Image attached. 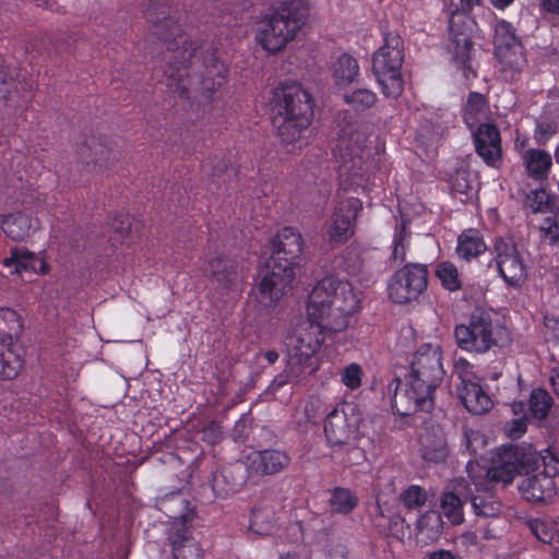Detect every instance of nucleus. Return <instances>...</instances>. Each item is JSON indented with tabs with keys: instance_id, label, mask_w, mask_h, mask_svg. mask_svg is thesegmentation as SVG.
I'll use <instances>...</instances> for the list:
<instances>
[{
	"instance_id": "nucleus-20",
	"label": "nucleus",
	"mask_w": 559,
	"mask_h": 559,
	"mask_svg": "<svg viewBox=\"0 0 559 559\" xmlns=\"http://www.w3.org/2000/svg\"><path fill=\"white\" fill-rule=\"evenodd\" d=\"M471 132L477 154L487 165L496 166L501 157V139L496 126L483 123Z\"/></svg>"
},
{
	"instance_id": "nucleus-54",
	"label": "nucleus",
	"mask_w": 559,
	"mask_h": 559,
	"mask_svg": "<svg viewBox=\"0 0 559 559\" xmlns=\"http://www.w3.org/2000/svg\"><path fill=\"white\" fill-rule=\"evenodd\" d=\"M540 12L559 15V0H539Z\"/></svg>"
},
{
	"instance_id": "nucleus-5",
	"label": "nucleus",
	"mask_w": 559,
	"mask_h": 559,
	"mask_svg": "<svg viewBox=\"0 0 559 559\" xmlns=\"http://www.w3.org/2000/svg\"><path fill=\"white\" fill-rule=\"evenodd\" d=\"M383 153V142L373 132H368L366 127L350 126L343 129L335 147V155L342 160L341 188L345 191H365Z\"/></svg>"
},
{
	"instance_id": "nucleus-58",
	"label": "nucleus",
	"mask_w": 559,
	"mask_h": 559,
	"mask_svg": "<svg viewBox=\"0 0 559 559\" xmlns=\"http://www.w3.org/2000/svg\"><path fill=\"white\" fill-rule=\"evenodd\" d=\"M429 559H455L454 555L448 550H438L430 555Z\"/></svg>"
},
{
	"instance_id": "nucleus-7",
	"label": "nucleus",
	"mask_w": 559,
	"mask_h": 559,
	"mask_svg": "<svg viewBox=\"0 0 559 559\" xmlns=\"http://www.w3.org/2000/svg\"><path fill=\"white\" fill-rule=\"evenodd\" d=\"M307 16L308 7L305 1H284L274 13L258 24L255 40L265 51L278 52L295 38Z\"/></svg>"
},
{
	"instance_id": "nucleus-59",
	"label": "nucleus",
	"mask_w": 559,
	"mask_h": 559,
	"mask_svg": "<svg viewBox=\"0 0 559 559\" xmlns=\"http://www.w3.org/2000/svg\"><path fill=\"white\" fill-rule=\"evenodd\" d=\"M115 231L119 234H123L126 230L130 229V219L129 217L124 216L123 219L120 222V225L114 224Z\"/></svg>"
},
{
	"instance_id": "nucleus-55",
	"label": "nucleus",
	"mask_w": 559,
	"mask_h": 559,
	"mask_svg": "<svg viewBox=\"0 0 559 559\" xmlns=\"http://www.w3.org/2000/svg\"><path fill=\"white\" fill-rule=\"evenodd\" d=\"M109 152L107 148H104L102 146H97L95 148L94 155L91 158V163H94L96 165H103V163L107 159ZM86 164L90 163V160H85Z\"/></svg>"
},
{
	"instance_id": "nucleus-33",
	"label": "nucleus",
	"mask_w": 559,
	"mask_h": 559,
	"mask_svg": "<svg viewBox=\"0 0 559 559\" xmlns=\"http://www.w3.org/2000/svg\"><path fill=\"white\" fill-rule=\"evenodd\" d=\"M465 445L466 450L469 452L474 459L469 460V462H477L480 466H483L479 460L484 463H487L489 459L487 457L488 451L486 447L488 445L487 437L479 430H466L465 431ZM487 467L486 465H484Z\"/></svg>"
},
{
	"instance_id": "nucleus-29",
	"label": "nucleus",
	"mask_w": 559,
	"mask_h": 559,
	"mask_svg": "<svg viewBox=\"0 0 559 559\" xmlns=\"http://www.w3.org/2000/svg\"><path fill=\"white\" fill-rule=\"evenodd\" d=\"M489 108L485 97L479 93H471L464 109V121L469 130L487 123Z\"/></svg>"
},
{
	"instance_id": "nucleus-32",
	"label": "nucleus",
	"mask_w": 559,
	"mask_h": 559,
	"mask_svg": "<svg viewBox=\"0 0 559 559\" xmlns=\"http://www.w3.org/2000/svg\"><path fill=\"white\" fill-rule=\"evenodd\" d=\"M1 227L4 234L14 241L24 240L32 228L31 218L22 213H15L5 216L2 219Z\"/></svg>"
},
{
	"instance_id": "nucleus-25",
	"label": "nucleus",
	"mask_w": 559,
	"mask_h": 559,
	"mask_svg": "<svg viewBox=\"0 0 559 559\" xmlns=\"http://www.w3.org/2000/svg\"><path fill=\"white\" fill-rule=\"evenodd\" d=\"M359 70L356 58L347 52L338 55L330 66L331 78L337 88L349 86L359 75Z\"/></svg>"
},
{
	"instance_id": "nucleus-12",
	"label": "nucleus",
	"mask_w": 559,
	"mask_h": 559,
	"mask_svg": "<svg viewBox=\"0 0 559 559\" xmlns=\"http://www.w3.org/2000/svg\"><path fill=\"white\" fill-rule=\"evenodd\" d=\"M480 4L481 0H460L456 12H453L450 19V39L447 51L450 55L453 64L462 69L465 78H468V73L472 72L469 63L472 39L467 28L465 26L461 28L459 23H472V20L465 16V14L471 13Z\"/></svg>"
},
{
	"instance_id": "nucleus-47",
	"label": "nucleus",
	"mask_w": 559,
	"mask_h": 559,
	"mask_svg": "<svg viewBox=\"0 0 559 559\" xmlns=\"http://www.w3.org/2000/svg\"><path fill=\"white\" fill-rule=\"evenodd\" d=\"M557 132L555 122H549L544 117H540L535 129V139L538 143L547 142Z\"/></svg>"
},
{
	"instance_id": "nucleus-14",
	"label": "nucleus",
	"mask_w": 559,
	"mask_h": 559,
	"mask_svg": "<svg viewBox=\"0 0 559 559\" xmlns=\"http://www.w3.org/2000/svg\"><path fill=\"white\" fill-rule=\"evenodd\" d=\"M427 275L424 264H406L397 270L388 284L390 299L401 305L417 299L427 287Z\"/></svg>"
},
{
	"instance_id": "nucleus-13",
	"label": "nucleus",
	"mask_w": 559,
	"mask_h": 559,
	"mask_svg": "<svg viewBox=\"0 0 559 559\" xmlns=\"http://www.w3.org/2000/svg\"><path fill=\"white\" fill-rule=\"evenodd\" d=\"M435 389L436 386L419 378L405 376L396 379L392 408L400 416H408L417 411L429 412L433 405Z\"/></svg>"
},
{
	"instance_id": "nucleus-42",
	"label": "nucleus",
	"mask_w": 559,
	"mask_h": 559,
	"mask_svg": "<svg viewBox=\"0 0 559 559\" xmlns=\"http://www.w3.org/2000/svg\"><path fill=\"white\" fill-rule=\"evenodd\" d=\"M448 451L442 438H437L432 441H424L421 448L423 459L428 462L438 463L447 457Z\"/></svg>"
},
{
	"instance_id": "nucleus-19",
	"label": "nucleus",
	"mask_w": 559,
	"mask_h": 559,
	"mask_svg": "<svg viewBox=\"0 0 559 559\" xmlns=\"http://www.w3.org/2000/svg\"><path fill=\"white\" fill-rule=\"evenodd\" d=\"M192 515L177 516L169 528V542L174 559H203V549L191 534Z\"/></svg>"
},
{
	"instance_id": "nucleus-24",
	"label": "nucleus",
	"mask_w": 559,
	"mask_h": 559,
	"mask_svg": "<svg viewBox=\"0 0 559 559\" xmlns=\"http://www.w3.org/2000/svg\"><path fill=\"white\" fill-rule=\"evenodd\" d=\"M495 56L498 61V69L502 73L504 80H515L526 64L523 45L495 50Z\"/></svg>"
},
{
	"instance_id": "nucleus-23",
	"label": "nucleus",
	"mask_w": 559,
	"mask_h": 559,
	"mask_svg": "<svg viewBox=\"0 0 559 559\" xmlns=\"http://www.w3.org/2000/svg\"><path fill=\"white\" fill-rule=\"evenodd\" d=\"M457 395L469 413L479 415L492 407V400L488 393L471 379H463V384L457 388Z\"/></svg>"
},
{
	"instance_id": "nucleus-16",
	"label": "nucleus",
	"mask_w": 559,
	"mask_h": 559,
	"mask_svg": "<svg viewBox=\"0 0 559 559\" xmlns=\"http://www.w3.org/2000/svg\"><path fill=\"white\" fill-rule=\"evenodd\" d=\"M362 209L360 200L354 197H338L328 229L329 241L341 245L347 241L355 233V223Z\"/></svg>"
},
{
	"instance_id": "nucleus-48",
	"label": "nucleus",
	"mask_w": 559,
	"mask_h": 559,
	"mask_svg": "<svg viewBox=\"0 0 559 559\" xmlns=\"http://www.w3.org/2000/svg\"><path fill=\"white\" fill-rule=\"evenodd\" d=\"M542 236L550 243L559 240V226L554 217H546L540 225Z\"/></svg>"
},
{
	"instance_id": "nucleus-31",
	"label": "nucleus",
	"mask_w": 559,
	"mask_h": 559,
	"mask_svg": "<svg viewBox=\"0 0 559 559\" xmlns=\"http://www.w3.org/2000/svg\"><path fill=\"white\" fill-rule=\"evenodd\" d=\"M416 531L418 540L426 545L438 539L442 533L440 514L435 511L423 514L417 521Z\"/></svg>"
},
{
	"instance_id": "nucleus-8",
	"label": "nucleus",
	"mask_w": 559,
	"mask_h": 559,
	"mask_svg": "<svg viewBox=\"0 0 559 559\" xmlns=\"http://www.w3.org/2000/svg\"><path fill=\"white\" fill-rule=\"evenodd\" d=\"M404 44L396 33H386L383 45L372 56V73L381 87L382 94L396 99L404 90L402 64Z\"/></svg>"
},
{
	"instance_id": "nucleus-45",
	"label": "nucleus",
	"mask_w": 559,
	"mask_h": 559,
	"mask_svg": "<svg viewBox=\"0 0 559 559\" xmlns=\"http://www.w3.org/2000/svg\"><path fill=\"white\" fill-rule=\"evenodd\" d=\"M549 194L545 189L533 190L526 199L527 207L534 212H544L549 206Z\"/></svg>"
},
{
	"instance_id": "nucleus-26",
	"label": "nucleus",
	"mask_w": 559,
	"mask_h": 559,
	"mask_svg": "<svg viewBox=\"0 0 559 559\" xmlns=\"http://www.w3.org/2000/svg\"><path fill=\"white\" fill-rule=\"evenodd\" d=\"M521 158L526 173L535 180L545 179L552 166L550 153L540 148L524 150Z\"/></svg>"
},
{
	"instance_id": "nucleus-51",
	"label": "nucleus",
	"mask_w": 559,
	"mask_h": 559,
	"mask_svg": "<svg viewBox=\"0 0 559 559\" xmlns=\"http://www.w3.org/2000/svg\"><path fill=\"white\" fill-rule=\"evenodd\" d=\"M203 439L209 443H216L221 440L222 431L217 424L210 423L207 426L204 427L203 431Z\"/></svg>"
},
{
	"instance_id": "nucleus-44",
	"label": "nucleus",
	"mask_w": 559,
	"mask_h": 559,
	"mask_svg": "<svg viewBox=\"0 0 559 559\" xmlns=\"http://www.w3.org/2000/svg\"><path fill=\"white\" fill-rule=\"evenodd\" d=\"M427 496L423 488L412 485L402 493V500L406 508L416 509L426 502Z\"/></svg>"
},
{
	"instance_id": "nucleus-34",
	"label": "nucleus",
	"mask_w": 559,
	"mask_h": 559,
	"mask_svg": "<svg viewBox=\"0 0 559 559\" xmlns=\"http://www.w3.org/2000/svg\"><path fill=\"white\" fill-rule=\"evenodd\" d=\"M522 45L515 28L510 22L497 20L493 24V47L501 50L508 47Z\"/></svg>"
},
{
	"instance_id": "nucleus-18",
	"label": "nucleus",
	"mask_w": 559,
	"mask_h": 559,
	"mask_svg": "<svg viewBox=\"0 0 559 559\" xmlns=\"http://www.w3.org/2000/svg\"><path fill=\"white\" fill-rule=\"evenodd\" d=\"M407 376L423 379V382L437 386L444 376L440 346L423 344L414 355Z\"/></svg>"
},
{
	"instance_id": "nucleus-30",
	"label": "nucleus",
	"mask_w": 559,
	"mask_h": 559,
	"mask_svg": "<svg viewBox=\"0 0 559 559\" xmlns=\"http://www.w3.org/2000/svg\"><path fill=\"white\" fill-rule=\"evenodd\" d=\"M456 492H444L441 497V510L443 515L452 523L460 524L463 522V502L460 495H465L463 481H457L454 487Z\"/></svg>"
},
{
	"instance_id": "nucleus-60",
	"label": "nucleus",
	"mask_w": 559,
	"mask_h": 559,
	"mask_svg": "<svg viewBox=\"0 0 559 559\" xmlns=\"http://www.w3.org/2000/svg\"><path fill=\"white\" fill-rule=\"evenodd\" d=\"M489 1L498 10H504L514 2V0H489Z\"/></svg>"
},
{
	"instance_id": "nucleus-61",
	"label": "nucleus",
	"mask_w": 559,
	"mask_h": 559,
	"mask_svg": "<svg viewBox=\"0 0 559 559\" xmlns=\"http://www.w3.org/2000/svg\"><path fill=\"white\" fill-rule=\"evenodd\" d=\"M280 559H300V557L296 552H286L281 555Z\"/></svg>"
},
{
	"instance_id": "nucleus-1",
	"label": "nucleus",
	"mask_w": 559,
	"mask_h": 559,
	"mask_svg": "<svg viewBox=\"0 0 559 559\" xmlns=\"http://www.w3.org/2000/svg\"><path fill=\"white\" fill-rule=\"evenodd\" d=\"M359 305V294L348 282L333 275L320 280L308 296V325L299 326L285 337V369L274 377L264 395L275 397L282 386L300 379L307 369L317 370L313 356L321 347L322 334L345 330Z\"/></svg>"
},
{
	"instance_id": "nucleus-43",
	"label": "nucleus",
	"mask_w": 559,
	"mask_h": 559,
	"mask_svg": "<svg viewBox=\"0 0 559 559\" xmlns=\"http://www.w3.org/2000/svg\"><path fill=\"white\" fill-rule=\"evenodd\" d=\"M364 376L361 366L356 362L347 365L340 373L342 384L348 390H357L361 385Z\"/></svg>"
},
{
	"instance_id": "nucleus-62",
	"label": "nucleus",
	"mask_w": 559,
	"mask_h": 559,
	"mask_svg": "<svg viewBox=\"0 0 559 559\" xmlns=\"http://www.w3.org/2000/svg\"><path fill=\"white\" fill-rule=\"evenodd\" d=\"M554 156H555L556 163L559 165V144L555 148Z\"/></svg>"
},
{
	"instance_id": "nucleus-37",
	"label": "nucleus",
	"mask_w": 559,
	"mask_h": 559,
	"mask_svg": "<svg viewBox=\"0 0 559 559\" xmlns=\"http://www.w3.org/2000/svg\"><path fill=\"white\" fill-rule=\"evenodd\" d=\"M511 411L519 417L508 421L504 425V431L510 439H519L526 431V420L530 416L527 415L526 405L523 402H513Z\"/></svg>"
},
{
	"instance_id": "nucleus-38",
	"label": "nucleus",
	"mask_w": 559,
	"mask_h": 559,
	"mask_svg": "<svg viewBox=\"0 0 559 559\" xmlns=\"http://www.w3.org/2000/svg\"><path fill=\"white\" fill-rule=\"evenodd\" d=\"M552 399L547 391L537 389L531 393L530 405L526 407L527 415L536 419L545 418L551 407Z\"/></svg>"
},
{
	"instance_id": "nucleus-3",
	"label": "nucleus",
	"mask_w": 559,
	"mask_h": 559,
	"mask_svg": "<svg viewBox=\"0 0 559 559\" xmlns=\"http://www.w3.org/2000/svg\"><path fill=\"white\" fill-rule=\"evenodd\" d=\"M166 40V56L170 61L165 69L167 86L182 98H190L199 88L214 92L226 79L227 68L213 52L203 53L178 27Z\"/></svg>"
},
{
	"instance_id": "nucleus-6",
	"label": "nucleus",
	"mask_w": 559,
	"mask_h": 559,
	"mask_svg": "<svg viewBox=\"0 0 559 559\" xmlns=\"http://www.w3.org/2000/svg\"><path fill=\"white\" fill-rule=\"evenodd\" d=\"M272 110L278 135L287 152L307 144L312 104L309 94L296 83H285L273 91Z\"/></svg>"
},
{
	"instance_id": "nucleus-57",
	"label": "nucleus",
	"mask_w": 559,
	"mask_h": 559,
	"mask_svg": "<svg viewBox=\"0 0 559 559\" xmlns=\"http://www.w3.org/2000/svg\"><path fill=\"white\" fill-rule=\"evenodd\" d=\"M37 7L45 8L51 11L57 10V2L55 0H31Z\"/></svg>"
},
{
	"instance_id": "nucleus-22",
	"label": "nucleus",
	"mask_w": 559,
	"mask_h": 559,
	"mask_svg": "<svg viewBox=\"0 0 559 559\" xmlns=\"http://www.w3.org/2000/svg\"><path fill=\"white\" fill-rule=\"evenodd\" d=\"M3 265L9 269L11 274L20 276L24 273L46 274L49 270L41 257L21 248L12 249L10 257L3 260Z\"/></svg>"
},
{
	"instance_id": "nucleus-46",
	"label": "nucleus",
	"mask_w": 559,
	"mask_h": 559,
	"mask_svg": "<svg viewBox=\"0 0 559 559\" xmlns=\"http://www.w3.org/2000/svg\"><path fill=\"white\" fill-rule=\"evenodd\" d=\"M407 238L406 227L403 224L401 230L395 234L393 239L392 259L395 262H403L405 260Z\"/></svg>"
},
{
	"instance_id": "nucleus-40",
	"label": "nucleus",
	"mask_w": 559,
	"mask_h": 559,
	"mask_svg": "<svg viewBox=\"0 0 559 559\" xmlns=\"http://www.w3.org/2000/svg\"><path fill=\"white\" fill-rule=\"evenodd\" d=\"M436 276L448 290L454 292L462 287L459 270L452 262L444 261L439 263L436 266Z\"/></svg>"
},
{
	"instance_id": "nucleus-39",
	"label": "nucleus",
	"mask_w": 559,
	"mask_h": 559,
	"mask_svg": "<svg viewBox=\"0 0 559 559\" xmlns=\"http://www.w3.org/2000/svg\"><path fill=\"white\" fill-rule=\"evenodd\" d=\"M344 102L356 111H365L377 102V95L369 88H356L343 96Z\"/></svg>"
},
{
	"instance_id": "nucleus-41",
	"label": "nucleus",
	"mask_w": 559,
	"mask_h": 559,
	"mask_svg": "<svg viewBox=\"0 0 559 559\" xmlns=\"http://www.w3.org/2000/svg\"><path fill=\"white\" fill-rule=\"evenodd\" d=\"M528 527L536 538L545 544L554 540L558 530L557 523L550 518L533 519L528 522Z\"/></svg>"
},
{
	"instance_id": "nucleus-10",
	"label": "nucleus",
	"mask_w": 559,
	"mask_h": 559,
	"mask_svg": "<svg viewBox=\"0 0 559 559\" xmlns=\"http://www.w3.org/2000/svg\"><path fill=\"white\" fill-rule=\"evenodd\" d=\"M456 345L469 353L484 354L498 345L497 326L488 311L477 309L454 328Z\"/></svg>"
},
{
	"instance_id": "nucleus-15",
	"label": "nucleus",
	"mask_w": 559,
	"mask_h": 559,
	"mask_svg": "<svg viewBox=\"0 0 559 559\" xmlns=\"http://www.w3.org/2000/svg\"><path fill=\"white\" fill-rule=\"evenodd\" d=\"M360 416L352 403L336 405L326 416L324 435L332 445L348 444L358 438Z\"/></svg>"
},
{
	"instance_id": "nucleus-56",
	"label": "nucleus",
	"mask_w": 559,
	"mask_h": 559,
	"mask_svg": "<svg viewBox=\"0 0 559 559\" xmlns=\"http://www.w3.org/2000/svg\"><path fill=\"white\" fill-rule=\"evenodd\" d=\"M222 265H223V261L221 259H214V260L207 261L206 265L204 266V272L206 274H212L214 276H218Z\"/></svg>"
},
{
	"instance_id": "nucleus-2",
	"label": "nucleus",
	"mask_w": 559,
	"mask_h": 559,
	"mask_svg": "<svg viewBox=\"0 0 559 559\" xmlns=\"http://www.w3.org/2000/svg\"><path fill=\"white\" fill-rule=\"evenodd\" d=\"M488 475L503 485L522 475L519 491L523 499L549 502L557 496L559 456L549 449L536 452L525 447H502L493 455V469Z\"/></svg>"
},
{
	"instance_id": "nucleus-49",
	"label": "nucleus",
	"mask_w": 559,
	"mask_h": 559,
	"mask_svg": "<svg viewBox=\"0 0 559 559\" xmlns=\"http://www.w3.org/2000/svg\"><path fill=\"white\" fill-rule=\"evenodd\" d=\"M323 408V402L320 399L311 397L305 405V414L309 421H316Z\"/></svg>"
},
{
	"instance_id": "nucleus-4",
	"label": "nucleus",
	"mask_w": 559,
	"mask_h": 559,
	"mask_svg": "<svg viewBox=\"0 0 559 559\" xmlns=\"http://www.w3.org/2000/svg\"><path fill=\"white\" fill-rule=\"evenodd\" d=\"M304 240L292 227L280 229L265 246L261 257V299L265 306L277 302L290 288L300 269Z\"/></svg>"
},
{
	"instance_id": "nucleus-27",
	"label": "nucleus",
	"mask_w": 559,
	"mask_h": 559,
	"mask_svg": "<svg viewBox=\"0 0 559 559\" xmlns=\"http://www.w3.org/2000/svg\"><path fill=\"white\" fill-rule=\"evenodd\" d=\"M486 250L487 245L485 243L481 234L476 229L464 230L457 237L456 253L465 261H471L472 259L477 258L485 253Z\"/></svg>"
},
{
	"instance_id": "nucleus-17",
	"label": "nucleus",
	"mask_w": 559,
	"mask_h": 559,
	"mask_svg": "<svg viewBox=\"0 0 559 559\" xmlns=\"http://www.w3.org/2000/svg\"><path fill=\"white\" fill-rule=\"evenodd\" d=\"M495 261L502 280L513 287L521 286L526 278V269L516 246L502 238L493 245Z\"/></svg>"
},
{
	"instance_id": "nucleus-35",
	"label": "nucleus",
	"mask_w": 559,
	"mask_h": 559,
	"mask_svg": "<svg viewBox=\"0 0 559 559\" xmlns=\"http://www.w3.org/2000/svg\"><path fill=\"white\" fill-rule=\"evenodd\" d=\"M276 525L275 513L271 508H260L252 511L250 530L259 535L271 534Z\"/></svg>"
},
{
	"instance_id": "nucleus-52",
	"label": "nucleus",
	"mask_w": 559,
	"mask_h": 559,
	"mask_svg": "<svg viewBox=\"0 0 559 559\" xmlns=\"http://www.w3.org/2000/svg\"><path fill=\"white\" fill-rule=\"evenodd\" d=\"M278 357H280V355H278L277 350L269 349L266 352L257 354L255 358H257V361L262 367H266V366H271V365L275 364L278 360Z\"/></svg>"
},
{
	"instance_id": "nucleus-53",
	"label": "nucleus",
	"mask_w": 559,
	"mask_h": 559,
	"mask_svg": "<svg viewBox=\"0 0 559 559\" xmlns=\"http://www.w3.org/2000/svg\"><path fill=\"white\" fill-rule=\"evenodd\" d=\"M473 366L463 358H460L455 362V372L460 376L461 380L471 379Z\"/></svg>"
},
{
	"instance_id": "nucleus-9",
	"label": "nucleus",
	"mask_w": 559,
	"mask_h": 559,
	"mask_svg": "<svg viewBox=\"0 0 559 559\" xmlns=\"http://www.w3.org/2000/svg\"><path fill=\"white\" fill-rule=\"evenodd\" d=\"M23 318L14 309L0 307V379L12 380L23 370L25 349L20 337Z\"/></svg>"
},
{
	"instance_id": "nucleus-28",
	"label": "nucleus",
	"mask_w": 559,
	"mask_h": 559,
	"mask_svg": "<svg viewBox=\"0 0 559 559\" xmlns=\"http://www.w3.org/2000/svg\"><path fill=\"white\" fill-rule=\"evenodd\" d=\"M359 503L355 491L345 487H335L330 491L328 506L333 514H349Z\"/></svg>"
},
{
	"instance_id": "nucleus-50",
	"label": "nucleus",
	"mask_w": 559,
	"mask_h": 559,
	"mask_svg": "<svg viewBox=\"0 0 559 559\" xmlns=\"http://www.w3.org/2000/svg\"><path fill=\"white\" fill-rule=\"evenodd\" d=\"M407 530L408 525L405 524V520L400 515H395L390 520V531L396 538H404Z\"/></svg>"
},
{
	"instance_id": "nucleus-11",
	"label": "nucleus",
	"mask_w": 559,
	"mask_h": 559,
	"mask_svg": "<svg viewBox=\"0 0 559 559\" xmlns=\"http://www.w3.org/2000/svg\"><path fill=\"white\" fill-rule=\"evenodd\" d=\"M491 466H480L477 462H469L466 465L471 486L466 490L469 497L474 514L483 518H493L501 512L502 504L493 493V484L501 483L487 474L493 469V456Z\"/></svg>"
},
{
	"instance_id": "nucleus-36",
	"label": "nucleus",
	"mask_w": 559,
	"mask_h": 559,
	"mask_svg": "<svg viewBox=\"0 0 559 559\" xmlns=\"http://www.w3.org/2000/svg\"><path fill=\"white\" fill-rule=\"evenodd\" d=\"M452 192L457 195H466L477 188L476 175L465 167L455 169L450 177Z\"/></svg>"
},
{
	"instance_id": "nucleus-21",
	"label": "nucleus",
	"mask_w": 559,
	"mask_h": 559,
	"mask_svg": "<svg viewBox=\"0 0 559 559\" xmlns=\"http://www.w3.org/2000/svg\"><path fill=\"white\" fill-rule=\"evenodd\" d=\"M289 463L286 453L275 450L254 451L246 456V467L250 475H272L281 472Z\"/></svg>"
}]
</instances>
